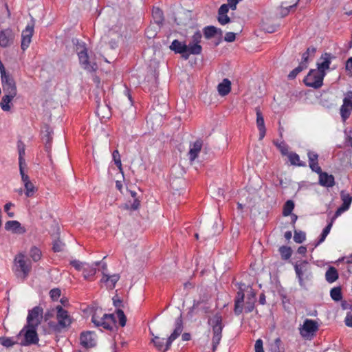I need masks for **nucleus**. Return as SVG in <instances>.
<instances>
[{"mask_svg": "<svg viewBox=\"0 0 352 352\" xmlns=\"http://www.w3.org/2000/svg\"><path fill=\"white\" fill-rule=\"evenodd\" d=\"M288 158L290 162V163L292 165L298 166H305L306 163L305 162H302L300 160L299 155L296 153H289L288 154Z\"/></svg>", "mask_w": 352, "mask_h": 352, "instance_id": "7c9ffc66", "label": "nucleus"}, {"mask_svg": "<svg viewBox=\"0 0 352 352\" xmlns=\"http://www.w3.org/2000/svg\"><path fill=\"white\" fill-rule=\"evenodd\" d=\"M26 166V164H19V171L20 175L21 176V179L23 184H26V182H30L28 175L25 173V168Z\"/></svg>", "mask_w": 352, "mask_h": 352, "instance_id": "5fc2aeb1", "label": "nucleus"}, {"mask_svg": "<svg viewBox=\"0 0 352 352\" xmlns=\"http://www.w3.org/2000/svg\"><path fill=\"white\" fill-rule=\"evenodd\" d=\"M335 57L330 53H324L320 56L319 61L317 63V70L321 74L326 75V71L329 69L331 60Z\"/></svg>", "mask_w": 352, "mask_h": 352, "instance_id": "2eb2a0df", "label": "nucleus"}, {"mask_svg": "<svg viewBox=\"0 0 352 352\" xmlns=\"http://www.w3.org/2000/svg\"><path fill=\"white\" fill-rule=\"evenodd\" d=\"M34 23L32 20L30 23H28L25 30L21 33V47L23 51L26 50L32 41V37L34 34Z\"/></svg>", "mask_w": 352, "mask_h": 352, "instance_id": "f8f14e48", "label": "nucleus"}, {"mask_svg": "<svg viewBox=\"0 0 352 352\" xmlns=\"http://www.w3.org/2000/svg\"><path fill=\"white\" fill-rule=\"evenodd\" d=\"M36 330L37 327L25 324L17 336L18 338L23 337L21 345L30 346L38 344L39 338Z\"/></svg>", "mask_w": 352, "mask_h": 352, "instance_id": "20e7f679", "label": "nucleus"}, {"mask_svg": "<svg viewBox=\"0 0 352 352\" xmlns=\"http://www.w3.org/2000/svg\"><path fill=\"white\" fill-rule=\"evenodd\" d=\"M29 255L34 262H37L41 259L42 253L39 248L33 246L30 250Z\"/></svg>", "mask_w": 352, "mask_h": 352, "instance_id": "e433bc0d", "label": "nucleus"}, {"mask_svg": "<svg viewBox=\"0 0 352 352\" xmlns=\"http://www.w3.org/2000/svg\"><path fill=\"white\" fill-rule=\"evenodd\" d=\"M14 37L12 30L8 28L0 32V46L6 47L12 43Z\"/></svg>", "mask_w": 352, "mask_h": 352, "instance_id": "aec40b11", "label": "nucleus"}, {"mask_svg": "<svg viewBox=\"0 0 352 352\" xmlns=\"http://www.w3.org/2000/svg\"><path fill=\"white\" fill-rule=\"evenodd\" d=\"M152 14L157 23H160L163 21V12L160 8H154Z\"/></svg>", "mask_w": 352, "mask_h": 352, "instance_id": "8fccbe9b", "label": "nucleus"}, {"mask_svg": "<svg viewBox=\"0 0 352 352\" xmlns=\"http://www.w3.org/2000/svg\"><path fill=\"white\" fill-rule=\"evenodd\" d=\"M24 187L25 188V194L28 197H32L36 191L35 186L31 182H26V184H24Z\"/></svg>", "mask_w": 352, "mask_h": 352, "instance_id": "de8ad7c7", "label": "nucleus"}, {"mask_svg": "<svg viewBox=\"0 0 352 352\" xmlns=\"http://www.w3.org/2000/svg\"><path fill=\"white\" fill-rule=\"evenodd\" d=\"M345 69L348 75L352 77V57L347 59L345 65Z\"/></svg>", "mask_w": 352, "mask_h": 352, "instance_id": "052dcab7", "label": "nucleus"}, {"mask_svg": "<svg viewBox=\"0 0 352 352\" xmlns=\"http://www.w3.org/2000/svg\"><path fill=\"white\" fill-rule=\"evenodd\" d=\"M298 1L299 0H298L295 3L290 6H284L285 3H283L278 8V14H279V16L280 17H284L287 16L289 13L290 10L297 6Z\"/></svg>", "mask_w": 352, "mask_h": 352, "instance_id": "72a5a7b5", "label": "nucleus"}, {"mask_svg": "<svg viewBox=\"0 0 352 352\" xmlns=\"http://www.w3.org/2000/svg\"><path fill=\"white\" fill-rule=\"evenodd\" d=\"M348 210L347 209H345V208L342 207V206H340L337 210L335 212V214H334V217L331 219H333V221H335V219L338 217L340 216L342 212H345Z\"/></svg>", "mask_w": 352, "mask_h": 352, "instance_id": "338daca9", "label": "nucleus"}, {"mask_svg": "<svg viewBox=\"0 0 352 352\" xmlns=\"http://www.w3.org/2000/svg\"><path fill=\"white\" fill-rule=\"evenodd\" d=\"M3 91L6 95L15 97L17 94L16 83L10 75L1 78Z\"/></svg>", "mask_w": 352, "mask_h": 352, "instance_id": "ddd939ff", "label": "nucleus"}, {"mask_svg": "<svg viewBox=\"0 0 352 352\" xmlns=\"http://www.w3.org/2000/svg\"><path fill=\"white\" fill-rule=\"evenodd\" d=\"M281 340L280 338H277L274 340V343L272 345V352H283V348L281 347Z\"/></svg>", "mask_w": 352, "mask_h": 352, "instance_id": "09e8293b", "label": "nucleus"}, {"mask_svg": "<svg viewBox=\"0 0 352 352\" xmlns=\"http://www.w3.org/2000/svg\"><path fill=\"white\" fill-rule=\"evenodd\" d=\"M217 32V28L214 26H207L204 29V34L206 38L213 37Z\"/></svg>", "mask_w": 352, "mask_h": 352, "instance_id": "a18cd8bd", "label": "nucleus"}, {"mask_svg": "<svg viewBox=\"0 0 352 352\" xmlns=\"http://www.w3.org/2000/svg\"><path fill=\"white\" fill-rule=\"evenodd\" d=\"M307 67V65L304 63L303 62H301L299 65L294 69L289 74L288 78L289 79H294L296 77V76L302 70L306 69Z\"/></svg>", "mask_w": 352, "mask_h": 352, "instance_id": "58836bf2", "label": "nucleus"}, {"mask_svg": "<svg viewBox=\"0 0 352 352\" xmlns=\"http://www.w3.org/2000/svg\"><path fill=\"white\" fill-rule=\"evenodd\" d=\"M306 239V234L302 231H295L294 236V240L296 243H302Z\"/></svg>", "mask_w": 352, "mask_h": 352, "instance_id": "3c124183", "label": "nucleus"}, {"mask_svg": "<svg viewBox=\"0 0 352 352\" xmlns=\"http://www.w3.org/2000/svg\"><path fill=\"white\" fill-rule=\"evenodd\" d=\"M151 335L153 336L152 338V342L153 343L154 346L159 350L162 351L163 350V352L164 351V348L166 343L164 344V338H160L158 336H154L153 333H151Z\"/></svg>", "mask_w": 352, "mask_h": 352, "instance_id": "473e14b6", "label": "nucleus"}, {"mask_svg": "<svg viewBox=\"0 0 352 352\" xmlns=\"http://www.w3.org/2000/svg\"><path fill=\"white\" fill-rule=\"evenodd\" d=\"M345 324L347 327H352V314L348 313L344 319Z\"/></svg>", "mask_w": 352, "mask_h": 352, "instance_id": "69168bd1", "label": "nucleus"}, {"mask_svg": "<svg viewBox=\"0 0 352 352\" xmlns=\"http://www.w3.org/2000/svg\"><path fill=\"white\" fill-rule=\"evenodd\" d=\"M116 314L119 320V324L121 327H124L126 322V318L124 314V311L121 309H118Z\"/></svg>", "mask_w": 352, "mask_h": 352, "instance_id": "6e6d98bb", "label": "nucleus"}, {"mask_svg": "<svg viewBox=\"0 0 352 352\" xmlns=\"http://www.w3.org/2000/svg\"><path fill=\"white\" fill-rule=\"evenodd\" d=\"M307 264V263L304 262L303 263H301L300 265L296 264L294 265L295 272L296 274V276L298 278L299 283L302 286L303 285V279H302V274H303V267Z\"/></svg>", "mask_w": 352, "mask_h": 352, "instance_id": "4c0bfd02", "label": "nucleus"}, {"mask_svg": "<svg viewBox=\"0 0 352 352\" xmlns=\"http://www.w3.org/2000/svg\"><path fill=\"white\" fill-rule=\"evenodd\" d=\"M236 35L233 32H228L225 36V41L228 42H232L235 40Z\"/></svg>", "mask_w": 352, "mask_h": 352, "instance_id": "0e129e2a", "label": "nucleus"}, {"mask_svg": "<svg viewBox=\"0 0 352 352\" xmlns=\"http://www.w3.org/2000/svg\"><path fill=\"white\" fill-rule=\"evenodd\" d=\"M14 98V97H11L10 95L4 94L0 103L1 108L3 111H8L10 110L11 107L10 103Z\"/></svg>", "mask_w": 352, "mask_h": 352, "instance_id": "2f4dec72", "label": "nucleus"}, {"mask_svg": "<svg viewBox=\"0 0 352 352\" xmlns=\"http://www.w3.org/2000/svg\"><path fill=\"white\" fill-rule=\"evenodd\" d=\"M319 329V324L312 319H305L299 327V333L302 338L307 340H312Z\"/></svg>", "mask_w": 352, "mask_h": 352, "instance_id": "39448f33", "label": "nucleus"}, {"mask_svg": "<svg viewBox=\"0 0 352 352\" xmlns=\"http://www.w3.org/2000/svg\"><path fill=\"white\" fill-rule=\"evenodd\" d=\"M330 296L334 301L338 302L341 300L342 298L341 288L340 287L332 288L330 291Z\"/></svg>", "mask_w": 352, "mask_h": 352, "instance_id": "c9c22d12", "label": "nucleus"}, {"mask_svg": "<svg viewBox=\"0 0 352 352\" xmlns=\"http://www.w3.org/2000/svg\"><path fill=\"white\" fill-rule=\"evenodd\" d=\"M209 324L212 327L213 336L212 338V350L214 352L221 340L222 337V317L220 314H215L208 320Z\"/></svg>", "mask_w": 352, "mask_h": 352, "instance_id": "f03ea898", "label": "nucleus"}, {"mask_svg": "<svg viewBox=\"0 0 352 352\" xmlns=\"http://www.w3.org/2000/svg\"><path fill=\"white\" fill-rule=\"evenodd\" d=\"M346 142L349 146H352V130H350L346 135Z\"/></svg>", "mask_w": 352, "mask_h": 352, "instance_id": "774afa93", "label": "nucleus"}, {"mask_svg": "<svg viewBox=\"0 0 352 352\" xmlns=\"http://www.w3.org/2000/svg\"><path fill=\"white\" fill-rule=\"evenodd\" d=\"M279 252L283 260H287L291 257L292 251L290 247L281 246L279 248Z\"/></svg>", "mask_w": 352, "mask_h": 352, "instance_id": "79ce46f5", "label": "nucleus"}, {"mask_svg": "<svg viewBox=\"0 0 352 352\" xmlns=\"http://www.w3.org/2000/svg\"><path fill=\"white\" fill-rule=\"evenodd\" d=\"M32 270V264L26 258L25 254L19 253L14 258L13 272L17 278L25 280Z\"/></svg>", "mask_w": 352, "mask_h": 352, "instance_id": "f257e3e1", "label": "nucleus"}, {"mask_svg": "<svg viewBox=\"0 0 352 352\" xmlns=\"http://www.w3.org/2000/svg\"><path fill=\"white\" fill-rule=\"evenodd\" d=\"M120 279V275L118 274H114L112 275L107 274L103 272L102 278H101V282L104 284L106 287L109 289H113L116 283Z\"/></svg>", "mask_w": 352, "mask_h": 352, "instance_id": "5701e85b", "label": "nucleus"}, {"mask_svg": "<svg viewBox=\"0 0 352 352\" xmlns=\"http://www.w3.org/2000/svg\"><path fill=\"white\" fill-rule=\"evenodd\" d=\"M340 197L342 201L341 206L349 210L352 202V196L344 190H342L340 192Z\"/></svg>", "mask_w": 352, "mask_h": 352, "instance_id": "c756f323", "label": "nucleus"}, {"mask_svg": "<svg viewBox=\"0 0 352 352\" xmlns=\"http://www.w3.org/2000/svg\"><path fill=\"white\" fill-rule=\"evenodd\" d=\"M43 309L40 306H36L28 311L27 325L38 327L43 318Z\"/></svg>", "mask_w": 352, "mask_h": 352, "instance_id": "1a4fd4ad", "label": "nucleus"}, {"mask_svg": "<svg viewBox=\"0 0 352 352\" xmlns=\"http://www.w3.org/2000/svg\"><path fill=\"white\" fill-rule=\"evenodd\" d=\"M100 262H95L93 264L86 263L82 272V276L85 280H92L96 273L97 267L100 265Z\"/></svg>", "mask_w": 352, "mask_h": 352, "instance_id": "412c9836", "label": "nucleus"}, {"mask_svg": "<svg viewBox=\"0 0 352 352\" xmlns=\"http://www.w3.org/2000/svg\"><path fill=\"white\" fill-rule=\"evenodd\" d=\"M0 344L5 347L9 348L16 344V342L12 338L0 337Z\"/></svg>", "mask_w": 352, "mask_h": 352, "instance_id": "37998d69", "label": "nucleus"}, {"mask_svg": "<svg viewBox=\"0 0 352 352\" xmlns=\"http://www.w3.org/2000/svg\"><path fill=\"white\" fill-rule=\"evenodd\" d=\"M203 146V142L201 140H197L192 144H190V149L188 152V157L192 162L198 157Z\"/></svg>", "mask_w": 352, "mask_h": 352, "instance_id": "4be33fe9", "label": "nucleus"}, {"mask_svg": "<svg viewBox=\"0 0 352 352\" xmlns=\"http://www.w3.org/2000/svg\"><path fill=\"white\" fill-rule=\"evenodd\" d=\"M324 76L317 69H311L303 81L307 87L318 89L322 87Z\"/></svg>", "mask_w": 352, "mask_h": 352, "instance_id": "0eeeda50", "label": "nucleus"}, {"mask_svg": "<svg viewBox=\"0 0 352 352\" xmlns=\"http://www.w3.org/2000/svg\"><path fill=\"white\" fill-rule=\"evenodd\" d=\"M352 111V91H348L343 99V103L340 107V113L343 122H345L350 116Z\"/></svg>", "mask_w": 352, "mask_h": 352, "instance_id": "9b49d317", "label": "nucleus"}, {"mask_svg": "<svg viewBox=\"0 0 352 352\" xmlns=\"http://www.w3.org/2000/svg\"><path fill=\"white\" fill-rule=\"evenodd\" d=\"M76 52L81 67L89 72H95L97 69V65L96 63H91L89 61L87 49L85 43L78 42L76 44Z\"/></svg>", "mask_w": 352, "mask_h": 352, "instance_id": "7ed1b4c3", "label": "nucleus"}, {"mask_svg": "<svg viewBox=\"0 0 352 352\" xmlns=\"http://www.w3.org/2000/svg\"><path fill=\"white\" fill-rule=\"evenodd\" d=\"M64 243L60 240H56L53 243V250L56 252H60L63 250Z\"/></svg>", "mask_w": 352, "mask_h": 352, "instance_id": "4d7b16f0", "label": "nucleus"}, {"mask_svg": "<svg viewBox=\"0 0 352 352\" xmlns=\"http://www.w3.org/2000/svg\"><path fill=\"white\" fill-rule=\"evenodd\" d=\"M255 352H264L263 347V341L261 339H258L254 345Z\"/></svg>", "mask_w": 352, "mask_h": 352, "instance_id": "680f3d73", "label": "nucleus"}, {"mask_svg": "<svg viewBox=\"0 0 352 352\" xmlns=\"http://www.w3.org/2000/svg\"><path fill=\"white\" fill-rule=\"evenodd\" d=\"M60 290L58 288H56V289H52L50 290V298L53 300H57L58 298L60 296Z\"/></svg>", "mask_w": 352, "mask_h": 352, "instance_id": "13d9d810", "label": "nucleus"}, {"mask_svg": "<svg viewBox=\"0 0 352 352\" xmlns=\"http://www.w3.org/2000/svg\"><path fill=\"white\" fill-rule=\"evenodd\" d=\"M261 29L268 33H272L274 32L276 30V25H270L264 21H262L261 24Z\"/></svg>", "mask_w": 352, "mask_h": 352, "instance_id": "864d4df0", "label": "nucleus"}, {"mask_svg": "<svg viewBox=\"0 0 352 352\" xmlns=\"http://www.w3.org/2000/svg\"><path fill=\"white\" fill-rule=\"evenodd\" d=\"M244 300V294L241 292L237 293L236 298L234 302V313L236 315H239L243 311V303Z\"/></svg>", "mask_w": 352, "mask_h": 352, "instance_id": "bb28decb", "label": "nucleus"}, {"mask_svg": "<svg viewBox=\"0 0 352 352\" xmlns=\"http://www.w3.org/2000/svg\"><path fill=\"white\" fill-rule=\"evenodd\" d=\"M333 223V219H331V221L327 224V226L323 229L320 236V239L318 241H316L314 245L312 250L316 248L318 245H319L320 243H322L323 241H324L326 237L329 234L331 229L332 228Z\"/></svg>", "mask_w": 352, "mask_h": 352, "instance_id": "c85d7f7f", "label": "nucleus"}, {"mask_svg": "<svg viewBox=\"0 0 352 352\" xmlns=\"http://www.w3.org/2000/svg\"><path fill=\"white\" fill-rule=\"evenodd\" d=\"M338 270L332 266H330L325 273V279L329 283H334L338 280Z\"/></svg>", "mask_w": 352, "mask_h": 352, "instance_id": "cd10ccee", "label": "nucleus"}, {"mask_svg": "<svg viewBox=\"0 0 352 352\" xmlns=\"http://www.w3.org/2000/svg\"><path fill=\"white\" fill-rule=\"evenodd\" d=\"M309 166L312 171L318 173L321 172V168L318 164V155L314 151H308L307 153Z\"/></svg>", "mask_w": 352, "mask_h": 352, "instance_id": "b1692460", "label": "nucleus"}, {"mask_svg": "<svg viewBox=\"0 0 352 352\" xmlns=\"http://www.w3.org/2000/svg\"><path fill=\"white\" fill-rule=\"evenodd\" d=\"M218 21L221 25H226L230 21V19L227 14H218Z\"/></svg>", "mask_w": 352, "mask_h": 352, "instance_id": "bf43d9fd", "label": "nucleus"}, {"mask_svg": "<svg viewBox=\"0 0 352 352\" xmlns=\"http://www.w3.org/2000/svg\"><path fill=\"white\" fill-rule=\"evenodd\" d=\"M228 5L227 4H223L221 6V7L219 9L218 14H227L229 10Z\"/></svg>", "mask_w": 352, "mask_h": 352, "instance_id": "e2e57ef3", "label": "nucleus"}, {"mask_svg": "<svg viewBox=\"0 0 352 352\" xmlns=\"http://www.w3.org/2000/svg\"><path fill=\"white\" fill-rule=\"evenodd\" d=\"M5 228L6 230L12 231L14 233L21 234L25 232V230L21 227V223L15 220L7 221L5 224Z\"/></svg>", "mask_w": 352, "mask_h": 352, "instance_id": "393cba45", "label": "nucleus"}, {"mask_svg": "<svg viewBox=\"0 0 352 352\" xmlns=\"http://www.w3.org/2000/svg\"><path fill=\"white\" fill-rule=\"evenodd\" d=\"M80 340L81 345L85 348H91L96 344V335L91 331L82 333Z\"/></svg>", "mask_w": 352, "mask_h": 352, "instance_id": "f3484780", "label": "nucleus"}, {"mask_svg": "<svg viewBox=\"0 0 352 352\" xmlns=\"http://www.w3.org/2000/svg\"><path fill=\"white\" fill-rule=\"evenodd\" d=\"M92 322L97 327H102L105 329H112L116 320L113 314H104L100 317L97 313H95L91 318Z\"/></svg>", "mask_w": 352, "mask_h": 352, "instance_id": "6e6552de", "label": "nucleus"}, {"mask_svg": "<svg viewBox=\"0 0 352 352\" xmlns=\"http://www.w3.org/2000/svg\"><path fill=\"white\" fill-rule=\"evenodd\" d=\"M255 111L256 114V126L259 131V140H262L266 133L264 118L258 107H256Z\"/></svg>", "mask_w": 352, "mask_h": 352, "instance_id": "a211bd4d", "label": "nucleus"}, {"mask_svg": "<svg viewBox=\"0 0 352 352\" xmlns=\"http://www.w3.org/2000/svg\"><path fill=\"white\" fill-rule=\"evenodd\" d=\"M294 208V203L292 200H287L283 206V214L285 217L289 216L292 214Z\"/></svg>", "mask_w": 352, "mask_h": 352, "instance_id": "ea45409f", "label": "nucleus"}, {"mask_svg": "<svg viewBox=\"0 0 352 352\" xmlns=\"http://www.w3.org/2000/svg\"><path fill=\"white\" fill-rule=\"evenodd\" d=\"M113 160L114 161L115 164L118 168L120 172L122 173V165L120 158V155L118 150H115L112 153Z\"/></svg>", "mask_w": 352, "mask_h": 352, "instance_id": "c03bdc74", "label": "nucleus"}, {"mask_svg": "<svg viewBox=\"0 0 352 352\" xmlns=\"http://www.w3.org/2000/svg\"><path fill=\"white\" fill-rule=\"evenodd\" d=\"M17 148L19 151V164H25V161L24 159L25 155V144L21 140L17 142Z\"/></svg>", "mask_w": 352, "mask_h": 352, "instance_id": "f704fd0d", "label": "nucleus"}, {"mask_svg": "<svg viewBox=\"0 0 352 352\" xmlns=\"http://www.w3.org/2000/svg\"><path fill=\"white\" fill-rule=\"evenodd\" d=\"M86 263L81 262L78 260L74 259L70 261V265L75 268L76 270L82 272V270Z\"/></svg>", "mask_w": 352, "mask_h": 352, "instance_id": "603ef678", "label": "nucleus"}, {"mask_svg": "<svg viewBox=\"0 0 352 352\" xmlns=\"http://www.w3.org/2000/svg\"><path fill=\"white\" fill-rule=\"evenodd\" d=\"M202 34L200 31H196L191 37V40L187 45L188 54L199 55L201 53L202 47L200 45Z\"/></svg>", "mask_w": 352, "mask_h": 352, "instance_id": "9d476101", "label": "nucleus"}, {"mask_svg": "<svg viewBox=\"0 0 352 352\" xmlns=\"http://www.w3.org/2000/svg\"><path fill=\"white\" fill-rule=\"evenodd\" d=\"M170 49L177 54H182V57L185 60H187L190 56V54H188L187 44H186L184 42H181L177 39L174 40L172 42L170 46Z\"/></svg>", "mask_w": 352, "mask_h": 352, "instance_id": "dca6fc26", "label": "nucleus"}, {"mask_svg": "<svg viewBox=\"0 0 352 352\" xmlns=\"http://www.w3.org/2000/svg\"><path fill=\"white\" fill-rule=\"evenodd\" d=\"M316 52V48L314 47H309L307 49L306 52L302 54V62L307 65L309 57L314 56Z\"/></svg>", "mask_w": 352, "mask_h": 352, "instance_id": "a19ab883", "label": "nucleus"}, {"mask_svg": "<svg viewBox=\"0 0 352 352\" xmlns=\"http://www.w3.org/2000/svg\"><path fill=\"white\" fill-rule=\"evenodd\" d=\"M319 175L318 183L320 186L326 188H331L335 185V178L333 175H329L326 172L318 173Z\"/></svg>", "mask_w": 352, "mask_h": 352, "instance_id": "6ab92c4d", "label": "nucleus"}, {"mask_svg": "<svg viewBox=\"0 0 352 352\" xmlns=\"http://www.w3.org/2000/svg\"><path fill=\"white\" fill-rule=\"evenodd\" d=\"M56 329L62 330L69 328L72 323V317L69 315V312L63 309L60 305L56 307Z\"/></svg>", "mask_w": 352, "mask_h": 352, "instance_id": "423d86ee", "label": "nucleus"}, {"mask_svg": "<svg viewBox=\"0 0 352 352\" xmlns=\"http://www.w3.org/2000/svg\"><path fill=\"white\" fill-rule=\"evenodd\" d=\"M98 116L102 114V118H109L110 116L109 108L107 105L98 106L97 108Z\"/></svg>", "mask_w": 352, "mask_h": 352, "instance_id": "49530a36", "label": "nucleus"}, {"mask_svg": "<svg viewBox=\"0 0 352 352\" xmlns=\"http://www.w3.org/2000/svg\"><path fill=\"white\" fill-rule=\"evenodd\" d=\"M182 331L183 322L182 318L179 317L175 320L174 331L166 340L164 351L169 350L173 341H175L182 334Z\"/></svg>", "mask_w": 352, "mask_h": 352, "instance_id": "4468645a", "label": "nucleus"}, {"mask_svg": "<svg viewBox=\"0 0 352 352\" xmlns=\"http://www.w3.org/2000/svg\"><path fill=\"white\" fill-rule=\"evenodd\" d=\"M217 90L220 96H225L228 95L231 90V82L225 78L223 81L218 85Z\"/></svg>", "mask_w": 352, "mask_h": 352, "instance_id": "a878e982", "label": "nucleus"}]
</instances>
